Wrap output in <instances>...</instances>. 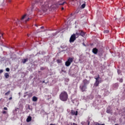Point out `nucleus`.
Wrapping results in <instances>:
<instances>
[{
	"label": "nucleus",
	"instance_id": "nucleus-50",
	"mask_svg": "<svg viewBox=\"0 0 125 125\" xmlns=\"http://www.w3.org/2000/svg\"><path fill=\"white\" fill-rule=\"evenodd\" d=\"M59 33V32H57V33Z\"/></svg>",
	"mask_w": 125,
	"mask_h": 125
},
{
	"label": "nucleus",
	"instance_id": "nucleus-35",
	"mask_svg": "<svg viewBox=\"0 0 125 125\" xmlns=\"http://www.w3.org/2000/svg\"><path fill=\"white\" fill-rule=\"evenodd\" d=\"M105 125V124H99V125Z\"/></svg>",
	"mask_w": 125,
	"mask_h": 125
},
{
	"label": "nucleus",
	"instance_id": "nucleus-17",
	"mask_svg": "<svg viewBox=\"0 0 125 125\" xmlns=\"http://www.w3.org/2000/svg\"><path fill=\"white\" fill-rule=\"evenodd\" d=\"M11 91L9 90L8 91H7L6 93H5L4 95L5 96H8L10 94Z\"/></svg>",
	"mask_w": 125,
	"mask_h": 125
},
{
	"label": "nucleus",
	"instance_id": "nucleus-19",
	"mask_svg": "<svg viewBox=\"0 0 125 125\" xmlns=\"http://www.w3.org/2000/svg\"><path fill=\"white\" fill-rule=\"evenodd\" d=\"M64 70H65V67H64V66H62V72L65 73L66 71H64Z\"/></svg>",
	"mask_w": 125,
	"mask_h": 125
},
{
	"label": "nucleus",
	"instance_id": "nucleus-29",
	"mask_svg": "<svg viewBox=\"0 0 125 125\" xmlns=\"http://www.w3.org/2000/svg\"><path fill=\"white\" fill-rule=\"evenodd\" d=\"M3 72V70L2 69L0 70V74Z\"/></svg>",
	"mask_w": 125,
	"mask_h": 125
},
{
	"label": "nucleus",
	"instance_id": "nucleus-39",
	"mask_svg": "<svg viewBox=\"0 0 125 125\" xmlns=\"http://www.w3.org/2000/svg\"><path fill=\"white\" fill-rule=\"evenodd\" d=\"M19 20H18V21L16 22V24H18V23H19Z\"/></svg>",
	"mask_w": 125,
	"mask_h": 125
},
{
	"label": "nucleus",
	"instance_id": "nucleus-45",
	"mask_svg": "<svg viewBox=\"0 0 125 125\" xmlns=\"http://www.w3.org/2000/svg\"><path fill=\"white\" fill-rule=\"evenodd\" d=\"M90 125V122H88V125Z\"/></svg>",
	"mask_w": 125,
	"mask_h": 125
},
{
	"label": "nucleus",
	"instance_id": "nucleus-32",
	"mask_svg": "<svg viewBox=\"0 0 125 125\" xmlns=\"http://www.w3.org/2000/svg\"><path fill=\"white\" fill-rule=\"evenodd\" d=\"M29 20H30V18H28L27 20H25V21H29Z\"/></svg>",
	"mask_w": 125,
	"mask_h": 125
},
{
	"label": "nucleus",
	"instance_id": "nucleus-4",
	"mask_svg": "<svg viewBox=\"0 0 125 125\" xmlns=\"http://www.w3.org/2000/svg\"><path fill=\"white\" fill-rule=\"evenodd\" d=\"M74 60V58H68L67 61H66L65 62V65L67 67L70 66L71 63L73 62Z\"/></svg>",
	"mask_w": 125,
	"mask_h": 125
},
{
	"label": "nucleus",
	"instance_id": "nucleus-26",
	"mask_svg": "<svg viewBox=\"0 0 125 125\" xmlns=\"http://www.w3.org/2000/svg\"><path fill=\"white\" fill-rule=\"evenodd\" d=\"M119 82H120V83H123V79H120V80H119Z\"/></svg>",
	"mask_w": 125,
	"mask_h": 125
},
{
	"label": "nucleus",
	"instance_id": "nucleus-27",
	"mask_svg": "<svg viewBox=\"0 0 125 125\" xmlns=\"http://www.w3.org/2000/svg\"><path fill=\"white\" fill-rule=\"evenodd\" d=\"M94 79L96 80V81H99V79H98V78L97 77H95Z\"/></svg>",
	"mask_w": 125,
	"mask_h": 125
},
{
	"label": "nucleus",
	"instance_id": "nucleus-44",
	"mask_svg": "<svg viewBox=\"0 0 125 125\" xmlns=\"http://www.w3.org/2000/svg\"><path fill=\"white\" fill-rule=\"evenodd\" d=\"M83 44L84 46H85V44H84V43H83Z\"/></svg>",
	"mask_w": 125,
	"mask_h": 125
},
{
	"label": "nucleus",
	"instance_id": "nucleus-48",
	"mask_svg": "<svg viewBox=\"0 0 125 125\" xmlns=\"http://www.w3.org/2000/svg\"><path fill=\"white\" fill-rule=\"evenodd\" d=\"M45 84H47V83H45Z\"/></svg>",
	"mask_w": 125,
	"mask_h": 125
},
{
	"label": "nucleus",
	"instance_id": "nucleus-7",
	"mask_svg": "<svg viewBox=\"0 0 125 125\" xmlns=\"http://www.w3.org/2000/svg\"><path fill=\"white\" fill-rule=\"evenodd\" d=\"M83 85L87 86L90 83V81L87 80V79H84L83 81Z\"/></svg>",
	"mask_w": 125,
	"mask_h": 125
},
{
	"label": "nucleus",
	"instance_id": "nucleus-2",
	"mask_svg": "<svg viewBox=\"0 0 125 125\" xmlns=\"http://www.w3.org/2000/svg\"><path fill=\"white\" fill-rule=\"evenodd\" d=\"M60 99L62 102H66L68 99V95L67 92L62 91L59 96Z\"/></svg>",
	"mask_w": 125,
	"mask_h": 125
},
{
	"label": "nucleus",
	"instance_id": "nucleus-31",
	"mask_svg": "<svg viewBox=\"0 0 125 125\" xmlns=\"http://www.w3.org/2000/svg\"><path fill=\"white\" fill-rule=\"evenodd\" d=\"M64 3H65V2H63L62 3H60V4H59V5H64Z\"/></svg>",
	"mask_w": 125,
	"mask_h": 125
},
{
	"label": "nucleus",
	"instance_id": "nucleus-36",
	"mask_svg": "<svg viewBox=\"0 0 125 125\" xmlns=\"http://www.w3.org/2000/svg\"><path fill=\"white\" fill-rule=\"evenodd\" d=\"M44 26H41V29H44Z\"/></svg>",
	"mask_w": 125,
	"mask_h": 125
},
{
	"label": "nucleus",
	"instance_id": "nucleus-10",
	"mask_svg": "<svg viewBox=\"0 0 125 125\" xmlns=\"http://www.w3.org/2000/svg\"><path fill=\"white\" fill-rule=\"evenodd\" d=\"M102 82V81L101 80L100 81H95L94 85L95 87H98L100 83H101Z\"/></svg>",
	"mask_w": 125,
	"mask_h": 125
},
{
	"label": "nucleus",
	"instance_id": "nucleus-43",
	"mask_svg": "<svg viewBox=\"0 0 125 125\" xmlns=\"http://www.w3.org/2000/svg\"><path fill=\"white\" fill-rule=\"evenodd\" d=\"M115 125H119V124H115Z\"/></svg>",
	"mask_w": 125,
	"mask_h": 125
},
{
	"label": "nucleus",
	"instance_id": "nucleus-12",
	"mask_svg": "<svg viewBox=\"0 0 125 125\" xmlns=\"http://www.w3.org/2000/svg\"><path fill=\"white\" fill-rule=\"evenodd\" d=\"M106 112L108 114H112V110L111 108H107L106 111Z\"/></svg>",
	"mask_w": 125,
	"mask_h": 125
},
{
	"label": "nucleus",
	"instance_id": "nucleus-40",
	"mask_svg": "<svg viewBox=\"0 0 125 125\" xmlns=\"http://www.w3.org/2000/svg\"><path fill=\"white\" fill-rule=\"evenodd\" d=\"M64 7H62V10H64Z\"/></svg>",
	"mask_w": 125,
	"mask_h": 125
},
{
	"label": "nucleus",
	"instance_id": "nucleus-1",
	"mask_svg": "<svg viewBox=\"0 0 125 125\" xmlns=\"http://www.w3.org/2000/svg\"><path fill=\"white\" fill-rule=\"evenodd\" d=\"M49 2L46 1L44 3H43V0H35V3L40 5V7L42 9V11L44 12L47 11L49 7H51L50 1L52 0H48Z\"/></svg>",
	"mask_w": 125,
	"mask_h": 125
},
{
	"label": "nucleus",
	"instance_id": "nucleus-49",
	"mask_svg": "<svg viewBox=\"0 0 125 125\" xmlns=\"http://www.w3.org/2000/svg\"><path fill=\"white\" fill-rule=\"evenodd\" d=\"M59 33V32H57V33Z\"/></svg>",
	"mask_w": 125,
	"mask_h": 125
},
{
	"label": "nucleus",
	"instance_id": "nucleus-16",
	"mask_svg": "<svg viewBox=\"0 0 125 125\" xmlns=\"http://www.w3.org/2000/svg\"><path fill=\"white\" fill-rule=\"evenodd\" d=\"M27 18V15L25 14L24 15H23L22 18H21V20H23L24 19Z\"/></svg>",
	"mask_w": 125,
	"mask_h": 125
},
{
	"label": "nucleus",
	"instance_id": "nucleus-47",
	"mask_svg": "<svg viewBox=\"0 0 125 125\" xmlns=\"http://www.w3.org/2000/svg\"><path fill=\"white\" fill-rule=\"evenodd\" d=\"M28 37H29V35H28Z\"/></svg>",
	"mask_w": 125,
	"mask_h": 125
},
{
	"label": "nucleus",
	"instance_id": "nucleus-22",
	"mask_svg": "<svg viewBox=\"0 0 125 125\" xmlns=\"http://www.w3.org/2000/svg\"><path fill=\"white\" fill-rule=\"evenodd\" d=\"M108 33H109V30H106L104 31V33L107 34Z\"/></svg>",
	"mask_w": 125,
	"mask_h": 125
},
{
	"label": "nucleus",
	"instance_id": "nucleus-33",
	"mask_svg": "<svg viewBox=\"0 0 125 125\" xmlns=\"http://www.w3.org/2000/svg\"><path fill=\"white\" fill-rule=\"evenodd\" d=\"M28 109L29 110H30V109H31L30 105H28Z\"/></svg>",
	"mask_w": 125,
	"mask_h": 125
},
{
	"label": "nucleus",
	"instance_id": "nucleus-20",
	"mask_svg": "<svg viewBox=\"0 0 125 125\" xmlns=\"http://www.w3.org/2000/svg\"><path fill=\"white\" fill-rule=\"evenodd\" d=\"M86 6V4H83L81 6V7L83 8V9H84L85 8Z\"/></svg>",
	"mask_w": 125,
	"mask_h": 125
},
{
	"label": "nucleus",
	"instance_id": "nucleus-28",
	"mask_svg": "<svg viewBox=\"0 0 125 125\" xmlns=\"http://www.w3.org/2000/svg\"><path fill=\"white\" fill-rule=\"evenodd\" d=\"M3 110H8V108H7V107H4Z\"/></svg>",
	"mask_w": 125,
	"mask_h": 125
},
{
	"label": "nucleus",
	"instance_id": "nucleus-34",
	"mask_svg": "<svg viewBox=\"0 0 125 125\" xmlns=\"http://www.w3.org/2000/svg\"><path fill=\"white\" fill-rule=\"evenodd\" d=\"M12 100V97H10L9 98V100L10 101V100Z\"/></svg>",
	"mask_w": 125,
	"mask_h": 125
},
{
	"label": "nucleus",
	"instance_id": "nucleus-14",
	"mask_svg": "<svg viewBox=\"0 0 125 125\" xmlns=\"http://www.w3.org/2000/svg\"><path fill=\"white\" fill-rule=\"evenodd\" d=\"M38 99L36 96H33L32 97V101L33 102H37L38 101Z\"/></svg>",
	"mask_w": 125,
	"mask_h": 125
},
{
	"label": "nucleus",
	"instance_id": "nucleus-25",
	"mask_svg": "<svg viewBox=\"0 0 125 125\" xmlns=\"http://www.w3.org/2000/svg\"><path fill=\"white\" fill-rule=\"evenodd\" d=\"M3 33H0V39H1V38H3Z\"/></svg>",
	"mask_w": 125,
	"mask_h": 125
},
{
	"label": "nucleus",
	"instance_id": "nucleus-37",
	"mask_svg": "<svg viewBox=\"0 0 125 125\" xmlns=\"http://www.w3.org/2000/svg\"><path fill=\"white\" fill-rule=\"evenodd\" d=\"M73 125H78V124H76L75 123H73Z\"/></svg>",
	"mask_w": 125,
	"mask_h": 125
},
{
	"label": "nucleus",
	"instance_id": "nucleus-21",
	"mask_svg": "<svg viewBox=\"0 0 125 125\" xmlns=\"http://www.w3.org/2000/svg\"><path fill=\"white\" fill-rule=\"evenodd\" d=\"M46 69L45 67H41V70H44Z\"/></svg>",
	"mask_w": 125,
	"mask_h": 125
},
{
	"label": "nucleus",
	"instance_id": "nucleus-18",
	"mask_svg": "<svg viewBox=\"0 0 125 125\" xmlns=\"http://www.w3.org/2000/svg\"><path fill=\"white\" fill-rule=\"evenodd\" d=\"M31 4H32V6H31V11L33 10V9L34 8V5L35 4L34 3H33L32 2H31Z\"/></svg>",
	"mask_w": 125,
	"mask_h": 125
},
{
	"label": "nucleus",
	"instance_id": "nucleus-41",
	"mask_svg": "<svg viewBox=\"0 0 125 125\" xmlns=\"http://www.w3.org/2000/svg\"><path fill=\"white\" fill-rule=\"evenodd\" d=\"M45 81H43L42 82V83H45Z\"/></svg>",
	"mask_w": 125,
	"mask_h": 125
},
{
	"label": "nucleus",
	"instance_id": "nucleus-11",
	"mask_svg": "<svg viewBox=\"0 0 125 125\" xmlns=\"http://www.w3.org/2000/svg\"><path fill=\"white\" fill-rule=\"evenodd\" d=\"M32 117L30 116H29L26 119V122L29 123L32 121Z\"/></svg>",
	"mask_w": 125,
	"mask_h": 125
},
{
	"label": "nucleus",
	"instance_id": "nucleus-15",
	"mask_svg": "<svg viewBox=\"0 0 125 125\" xmlns=\"http://www.w3.org/2000/svg\"><path fill=\"white\" fill-rule=\"evenodd\" d=\"M4 77L6 79H9V74L8 73H4Z\"/></svg>",
	"mask_w": 125,
	"mask_h": 125
},
{
	"label": "nucleus",
	"instance_id": "nucleus-24",
	"mask_svg": "<svg viewBox=\"0 0 125 125\" xmlns=\"http://www.w3.org/2000/svg\"><path fill=\"white\" fill-rule=\"evenodd\" d=\"M2 114H7V112L6 111H3L2 112Z\"/></svg>",
	"mask_w": 125,
	"mask_h": 125
},
{
	"label": "nucleus",
	"instance_id": "nucleus-46",
	"mask_svg": "<svg viewBox=\"0 0 125 125\" xmlns=\"http://www.w3.org/2000/svg\"><path fill=\"white\" fill-rule=\"evenodd\" d=\"M9 2H11V0H9Z\"/></svg>",
	"mask_w": 125,
	"mask_h": 125
},
{
	"label": "nucleus",
	"instance_id": "nucleus-9",
	"mask_svg": "<svg viewBox=\"0 0 125 125\" xmlns=\"http://www.w3.org/2000/svg\"><path fill=\"white\" fill-rule=\"evenodd\" d=\"M98 52H99V50L96 47L93 48L92 53L94 55H97L98 54Z\"/></svg>",
	"mask_w": 125,
	"mask_h": 125
},
{
	"label": "nucleus",
	"instance_id": "nucleus-6",
	"mask_svg": "<svg viewBox=\"0 0 125 125\" xmlns=\"http://www.w3.org/2000/svg\"><path fill=\"white\" fill-rule=\"evenodd\" d=\"M76 36H75V34H72L69 39V42L73 43L76 40Z\"/></svg>",
	"mask_w": 125,
	"mask_h": 125
},
{
	"label": "nucleus",
	"instance_id": "nucleus-8",
	"mask_svg": "<svg viewBox=\"0 0 125 125\" xmlns=\"http://www.w3.org/2000/svg\"><path fill=\"white\" fill-rule=\"evenodd\" d=\"M70 113L72 116H77L78 114V111L72 110Z\"/></svg>",
	"mask_w": 125,
	"mask_h": 125
},
{
	"label": "nucleus",
	"instance_id": "nucleus-13",
	"mask_svg": "<svg viewBox=\"0 0 125 125\" xmlns=\"http://www.w3.org/2000/svg\"><path fill=\"white\" fill-rule=\"evenodd\" d=\"M29 60L28 58L23 59L22 60V62L23 64H25L27 62H28Z\"/></svg>",
	"mask_w": 125,
	"mask_h": 125
},
{
	"label": "nucleus",
	"instance_id": "nucleus-3",
	"mask_svg": "<svg viewBox=\"0 0 125 125\" xmlns=\"http://www.w3.org/2000/svg\"><path fill=\"white\" fill-rule=\"evenodd\" d=\"M76 38H78L80 36L84 37L85 35V33L82 30H76L75 34H74Z\"/></svg>",
	"mask_w": 125,
	"mask_h": 125
},
{
	"label": "nucleus",
	"instance_id": "nucleus-42",
	"mask_svg": "<svg viewBox=\"0 0 125 125\" xmlns=\"http://www.w3.org/2000/svg\"><path fill=\"white\" fill-rule=\"evenodd\" d=\"M35 26H36L37 27H38V25L37 24H35Z\"/></svg>",
	"mask_w": 125,
	"mask_h": 125
},
{
	"label": "nucleus",
	"instance_id": "nucleus-23",
	"mask_svg": "<svg viewBox=\"0 0 125 125\" xmlns=\"http://www.w3.org/2000/svg\"><path fill=\"white\" fill-rule=\"evenodd\" d=\"M5 70L6 72H9L10 71V68H6L5 69Z\"/></svg>",
	"mask_w": 125,
	"mask_h": 125
},
{
	"label": "nucleus",
	"instance_id": "nucleus-30",
	"mask_svg": "<svg viewBox=\"0 0 125 125\" xmlns=\"http://www.w3.org/2000/svg\"><path fill=\"white\" fill-rule=\"evenodd\" d=\"M99 80L100 79V75L98 74V77H97Z\"/></svg>",
	"mask_w": 125,
	"mask_h": 125
},
{
	"label": "nucleus",
	"instance_id": "nucleus-5",
	"mask_svg": "<svg viewBox=\"0 0 125 125\" xmlns=\"http://www.w3.org/2000/svg\"><path fill=\"white\" fill-rule=\"evenodd\" d=\"M87 89V86L83 84V83L81 84L80 85V89L82 92H86Z\"/></svg>",
	"mask_w": 125,
	"mask_h": 125
},
{
	"label": "nucleus",
	"instance_id": "nucleus-38",
	"mask_svg": "<svg viewBox=\"0 0 125 125\" xmlns=\"http://www.w3.org/2000/svg\"><path fill=\"white\" fill-rule=\"evenodd\" d=\"M50 125H56L55 124H50Z\"/></svg>",
	"mask_w": 125,
	"mask_h": 125
}]
</instances>
